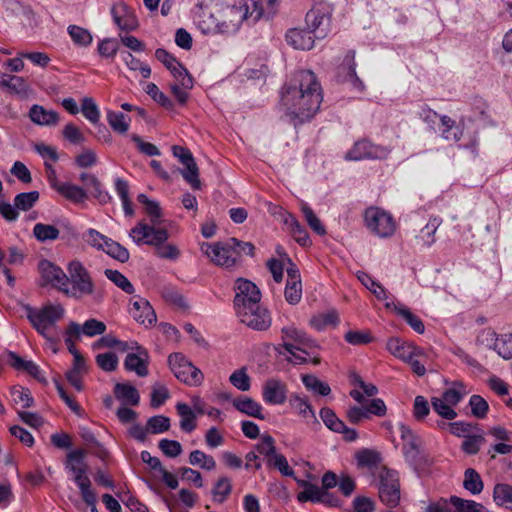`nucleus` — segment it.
<instances>
[{
  "label": "nucleus",
  "instance_id": "51",
  "mask_svg": "<svg viewBox=\"0 0 512 512\" xmlns=\"http://www.w3.org/2000/svg\"><path fill=\"white\" fill-rule=\"evenodd\" d=\"M189 463L194 466H200V468L208 471L216 468L215 459L201 450H194L190 453Z\"/></svg>",
  "mask_w": 512,
  "mask_h": 512
},
{
  "label": "nucleus",
  "instance_id": "5",
  "mask_svg": "<svg viewBox=\"0 0 512 512\" xmlns=\"http://www.w3.org/2000/svg\"><path fill=\"white\" fill-rule=\"evenodd\" d=\"M168 365L174 376L186 385L199 386L204 380L202 371L194 366L182 353H171L168 356Z\"/></svg>",
  "mask_w": 512,
  "mask_h": 512
},
{
  "label": "nucleus",
  "instance_id": "23",
  "mask_svg": "<svg viewBox=\"0 0 512 512\" xmlns=\"http://www.w3.org/2000/svg\"><path fill=\"white\" fill-rule=\"evenodd\" d=\"M286 385L277 379H269L263 385V399L271 405H280L286 401Z\"/></svg>",
  "mask_w": 512,
  "mask_h": 512
},
{
  "label": "nucleus",
  "instance_id": "17",
  "mask_svg": "<svg viewBox=\"0 0 512 512\" xmlns=\"http://www.w3.org/2000/svg\"><path fill=\"white\" fill-rule=\"evenodd\" d=\"M114 23L122 31H133L138 28V20L135 11L126 2H114L111 8Z\"/></svg>",
  "mask_w": 512,
  "mask_h": 512
},
{
  "label": "nucleus",
  "instance_id": "60",
  "mask_svg": "<svg viewBox=\"0 0 512 512\" xmlns=\"http://www.w3.org/2000/svg\"><path fill=\"white\" fill-rule=\"evenodd\" d=\"M12 400L16 404H21L22 408H29L34 405V399L28 388L13 387L11 389Z\"/></svg>",
  "mask_w": 512,
  "mask_h": 512
},
{
  "label": "nucleus",
  "instance_id": "56",
  "mask_svg": "<svg viewBox=\"0 0 512 512\" xmlns=\"http://www.w3.org/2000/svg\"><path fill=\"white\" fill-rule=\"evenodd\" d=\"M170 418L164 415H155L147 420V429L149 433L160 434L169 430Z\"/></svg>",
  "mask_w": 512,
  "mask_h": 512
},
{
  "label": "nucleus",
  "instance_id": "12",
  "mask_svg": "<svg viewBox=\"0 0 512 512\" xmlns=\"http://www.w3.org/2000/svg\"><path fill=\"white\" fill-rule=\"evenodd\" d=\"M155 57L160 61L173 75V77L181 84L183 88H193V78L184 67L171 53L163 48H158L155 51Z\"/></svg>",
  "mask_w": 512,
  "mask_h": 512
},
{
  "label": "nucleus",
  "instance_id": "33",
  "mask_svg": "<svg viewBox=\"0 0 512 512\" xmlns=\"http://www.w3.org/2000/svg\"><path fill=\"white\" fill-rule=\"evenodd\" d=\"M0 86L7 88L16 95L26 96L28 92L26 81L20 76L1 74Z\"/></svg>",
  "mask_w": 512,
  "mask_h": 512
},
{
  "label": "nucleus",
  "instance_id": "49",
  "mask_svg": "<svg viewBox=\"0 0 512 512\" xmlns=\"http://www.w3.org/2000/svg\"><path fill=\"white\" fill-rule=\"evenodd\" d=\"M105 276L113 282L118 288L127 294H133L135 292L133 284L128 278L118 270L106 269L104 271Z\"/></svg>",
  "mask_w": 512,
  "mask_h": 512
},
{
  "label": "nucleus",
  "instance_id": "7",
  "mask_svg": "<svg viewBox=\"0 0 512 512\" xmlns=\"http://www.w3.org/2000/svg\"><path fill=\"white\" fill-rule=\"evenodd\" d=\"M332 6L328 2H316L315 5L307 12L305 22L318 39L326 37L330 30Z\"/></svg>",
  "mask_w": 512,
  "mask_h": 512
},
{
  "label": "nucleus",
  "instance_id": "53",
  "mask_svg": "<svg viewBox=\"0 0 512 512\" xmlns=\"http://www.w3.org/2000/svg\"><path fill=\"white\" fill-rule=\"evenodd\" d=\"M468 392L461 382H454L453 385L442 393V399L451 405H457Z\"/></svg>",
  "mask_w": 512,
  "mask_h": 512
},
{
  "label": "nucleus",
  "instance_id": "2",
  "mask_svg": "<svg viewBox=\"0 0 512 512\" xmlns=\"http://www.w3.org/2000/svg\"><path fill=\"white\" fill-rule=\"evenodd\" d=\"M264 3L255 1L251 2V6H249L248 2H239V5L227 6L224 10V16L228 18V21L220 22L213 14H210L211 24L207 26V32L234 33L244 20L256 23L264 17Z\"/></svg>",
  "mask_w": 512,
  "mask_h": 512
},
{
  "label": "nucleus",
  "instance_id": "37",
  "mask_svg": "<svg viewBox=\"0 0 512 512\" xmlns=\"http://www.w3.org/2000/svg\"><path fill=\"white\" fill-rule=\"evenodd\" d=\"M73 474H74V482L78 486L81 495L86 492L93 491L91 488V480L86 475L87 465L77 466L73 464L72 466H66Z\"/></svg>",
  "mask_w": 512,
  "mask_h": 512
},
{
  "label": "nucleus",
  "instance_id": "27",
  "mask_svg": "<svg viewBox=\"0 0 512 512\" xmlns=\"http://www.w3.org/2000/svg\"><path fill=\"white\" fill-rule=\"evenodd\" d=\"M385 307L387 309L394 310L416 333L423 334L425 332L423 321L413 314L406 306L402 304L396 305L393 302H386Z\"/></svg>",
  "mask_w": 512,
  "mask_h": 512
},
{
  "label": "nucleus",
  "instance_id": "58",
  "mask_svg": "<svg viewBox=\"0 0 512 512\" xmlns=\"http://www.w3.org/2000/svg\"><path fill=\"white\" fill-rule=\"evenodd\" d=\"M145 91L155 102H157L163 108L167 110H172L174 108L173 101L170 98H168L163 92H161L156 84H147Z\"/></svg>",
  "mask_w": 512,
  "mask_h": 512
},
{
  "label": "nucleus",
  "instance_id": "28",
  "mask_svg": "<svg viewBox=\"0 0 512 512\" xmlns=\"http://www.w3.org/2000/svg\"><path fill=\"white\" fill-rule=\"evenodd\" d=\"M29 117L32 122L41 126L56 125L59 121V114L56 111L46 110L37 104L30 108Z\"/></svg>",
  "mask_w": 512,
  "mask_h": 512
},
{
  "label": "nucleus",
  "instance_id": "45",
  "mask_svg": "<svg viewBox=\"0 0 512 512\" xmlns=\"http://www.w3.org/2000/svg\"><path fill=\"white\" fill-rule=\"evenodd\" d=\"M441 224V220L437 217L431 218L424 228L421 229L420 234L416 237L421 241L423 246L430 247L435 242V233Z\"/></svg>",
  "mask_w": 512,
  "mask_h": 512
},
{
  "label": "nucleus",
  "instance_id": "64",
  "mask_svg": "<svg viewBox=\"0 0 512 512\" xmlns=\"http://www.w3.org/2000/svg\"><path fill=\"white\" fill-rule=\"evenodd\" d=\"M267 466L277 469L283 476L294 477V470L289 466L286 457L278 453L272 459H268Z\"/></svg>",
  "mask_w": 512,
  "mask_h": 512
},
{
  "label": "nucleus",
  "instance_id": "59",
  "mask_svg": "<svg viewBox=\"0 0 512 512\" xmlns=\"http://www.w3.org/2000/svg\"><path fill=\"white\" fill-rule=\"evenodd\" d=\"M88 190H89L91 196L93 198H95L101 205L108 204L112 201V196L103 187V184L100 182V180L98 178L92 179V183Z\"/></svg>",
  "mask_w": 512,
  "mask_h": 512
},
{
  "label": "nucleus",
  "instance_id": "20",
  "mask_svg": "<svg viewBox=\"0 0 512 512\" xmlns=\"http://www.w3.org/2000/svg\"><path fill=\"white\" fill-rule=\"evenodd\" d=\"M315 38L308 28H291L285 35L286 42L297 50H311L314 47Z\"/></svg>",
  "mask_w": 512,
  "mask_h": 512
},
{
  "label": "nucleus",
  "instance_id": "14",
  "mask_svg": "<svg viewBox=\"0 0 512 512\" xmlns=\"http://www.w3.org/2000/svg\"><path fill=\"white\" fill-rule=\"evenodd\" d=\"M172 151L173 155L185 166V169L181 171L185 181L189 183L193 189H200L199 170L190 150L175 145L172 147Z\"/></svg>",
  "mask_w": 512,
  "mask_h": 512
},
{
  "label": "nucleus",
  "instance_id": "15",
  "mask_svg": "<svg viewBox=\"0 0 512 512\" xmlns=\"http://www.w3.org/2000/svg\"><path fill=\"white\" fill-rule=\"evenodd\" d=\"M38 271L41 276L42 286L50 285L63 293L65 283L67 282V274L62 268L49 260L42 259L38 263Z\"/></svg>",
  "mask_w": 512,
  "mask_h": 512
},
{
  "label": "nucleus",
  "instance_id": "11",
  "mask_svg": "<svg viewBox=\"0 0 512 512\" xmlns=\"http://www.w3.org/2000/svg\"><path fill=\"white\" fill-rule=\"evenodd\" d=\"M379 498L383 504L394 508L400 501V485L394 471L383 468L380 475Z\"/></svg>",
  "mask_w": 512,
  "mask_h": 512
},
{
  "label": "nucleus",
  "instance_id": "24",
  "mask_svg": "<svg viewBox=\"0 0 512 512\" xmlns=\"http://www.w3.org/2000/svg\"><path fill=\"white\" fill-rule=\"evenodd\" d=\"M387 349L392 355L405 362L411 361L413 356L420 354V350L412 343L398 337H392L387 341Z\"/></svg>",
  "mask_w": 512,
  "mask_h": 512
},
{
  "label": "nucleus",
  "instance_id": "41",
  "mask_svg": "<svg viewBox=\"0 0 512 512\" xmlns=\"http://www.w3.org/2000/svg\"><path fill=\"white\" fill-rule=\"evenodd\" d=\"M232 492V483L231 480L226 477H220L214 484L211 493L213 495V500L217 503H223L226 501L228 496Z\"/></svg>",
  "mask_w": 512,
  "mask_h": 512
},
{
  "label": "nucleus",
  "instance_id": "22",
  "mask_svg": "<svg viewBox=\"0 0 512 512\" xmlns=\"http://www.w3.org/2000/svg\"><path fill=\"white\" fill-rule=\"evenodd\" d=\"M130 313L137 322L144 325H152L157 320L153 307L144 298L138 297L131 302Z\"/></svg>",
  "mask_w": 512,
  "mask_h": 512
},
{
  "label": "nucleus",
  "instance_id": "9",
  "mask_svg": "<svg viewBox=\"0 0 512 512\" xmlns=\"http://www.w3.org/2000/svg\"><path fill=\"white\" fill-rule=\"evenodd\" d=\"M236 314L243 324L253 330H267L272 323L269 311L260 306L259 303L253 305V307L238 308Z\"/></svg>",
  "mask_w": 512,
  "mask_h": 512
},
{
  "label": "nucleus",
  "instance_id": "63",
  "mask_svg": "<svg viewBox=\"0 0 512 512\" xmlns=\"http://www.w3.org/2000/svg\"><path fill=\"white\" fill-rule=\"evenodd\" d=\"M452 406L453 405L444 401L442 398L434 397L432 399V407L434 411L444 419L452 420L456 418L457 413Z\"/></svg>",
  "mask_w": 512,
  "mask_h": 512
},
{
  "label": "nucleus",
  "instance_id": "52",
  "mask_svg": "<svg viewBox=\"0 0 512 512\" xmlns=\"http://www.w3.org/2000/svg\"><path fill=\"white\" fill-rule=\"evenodd\" d=\"M39 196L40 194L38 191L21 192L15 196L14 205L17 210L28 211L39 200Z\"/></svg>",
  "mask_w": 512,
  "mask_h": 512
},
{
  "label": "nucleus",
  "instance_id": "35",
  "mask_svg": "<svg viewBox=\"0 0 512 512\" xmlns=\"http://www.w3.org/2000/svg\"><path fill=\"white\" fill-rule=\"evenodd\" d=\"M290 406L298 412L304 418L310 416L314 421H317L315 411L310 405L306 396L300 394H292L289 398Z\"/></svg>",
  "mask_w": 512,
  "mask_h": 512
},
{
  "label": "nucleus",
  "instance_id": "39",
  "mask_svg": "<svg viewBox=\"0 0 512 512\" xmlns=\"http://www.w3.org/2000/svg\"><path fill=\"white\" fill-rule=\"evenodd\" d=\"M86 370V364L83 357H77L73 359V366L66 372L67 381L77 390L83 389L82 381L79 374Z\"/></svg>",
  "mask_w": 512,
  "mask_h": 512
},
{
  "label": "nucleus",
  "instance_id": "44",
  "mask_svg": "<svg viewBox=\"0 0 512 512\" xmlns=\"http://www.w3.org/2000/svg\"><path fill=\"white\" fill-rule=\"evenodd\" d=\"M255 450L264 457L266 465L268 464V459H272L278 454L275 440L268 434L261 437V440L255 445Z\"/></svg>",
  "mask_w": 512,
  "mask_h": 512
},
{
  "label": "nucleus",
  "instance_id": "38",
  "mask_svg": "<svg viewBox=\"0 0 512 512\" xmlns=\"http://www.w3.org/2000/svg\"><path fill=\"white\" fill-rule=\"evenodd\" d=\"M301 380L306 389L315 394L328 396L331 393L330 386L313 374H304L301 376Z\"/></svg>",
  "mask_w": 512,
  "mask_h": 512
},
{
  "label": "nucleus",
  "instance_id": "42",
  "mask_svg": "<svg viewBox=\"0 0 512 512\" xmlns=\"http://www.w3.org/2000/svg\"><path fill=\"white\" fill-rule=\"evenodd\" d=\"M494 501L499 506L512 510V486L505 483L496 484L493 490Z\"/></svg>",
  "mask_w": 512,
  "mask_h": 512
},
{
  "label": "nucleus",
  "instance_id": "4",
  "mask_svg": "<svg viewBox=\"0 0 512 512\" xmlns=\"http://www.w3.org/2000/svg\"><path fill=\"white\" fill-rule=\"evenodd\" d=\"M67 282L63 294L79 300L84 296L95 293V285L92 277L85 266L78 260H73L67 266Z\"/></svg>",
  "mask_w": 512,
  "mask_h": 512
},
{
  "label": "nucleus",
  "instance_id": "30",
  "mask_svg": "<svg viewBox=\"0 0 512 512\" xmlns=\"http://www.w3.org/2000/svg\"><path fill=\"white\" fill-rule=\"evenodd\" d=\"M176 410L180 416V428L186 433L193 432L197 427L196 413L193 411L191 406L184 402H178L176 404Z\"/></svg>",
  "mask_w": 512,
  "mask_h": 512
},
{
  "label": "nucleus",
  "instance_id": "32",
  "mask_svg": "<svg viewBox=\"0 0 512 512\" xmlns=\"http://www.w3.org/2000/svg\"><path fill=\"white\" fill-rule=\"evenodd\" d=\"M57 192L75 204L83 203L88 198L87 190L71 183H62Z\"/></svg>",
  "mask_w": 512,
  "mask_h": 512
},
{
  "label": "nucleus",
  "instance_id": "19",
  "mask_svg": "<svg viewBox=\"0 0 512 512\" xmlns=\"http://www.w3.org/2000/svg\"><path fill=\"white\" fill-rule=\"evenodd\" d=\"M355 54L354 50H349L346 53L343 63L338 68V73L343 82L350 83L355 89L362 92L365 85L356 73Z\"/></svg>",
  "mask_w": 512,
  "mask_h": 512
},
{
  "label": "nucleus",
  "instance_id": "6",
  "mask_svg": "<svg viewBox=\"0 0 512 512\" xmlns=\"http://www.w3.org/2000/svg\"><path fill=\"white\" fill-rule=\"evenodd\" d=\"M367 228L381 238H387L395 232L396 224L392 215L377 207H369L364 214Z\"/></svg>",
  "mask_w": 512,
  "mask_h": 512
},
{
  "label": "nucleus",
  "instance_id": "43",
  "mask_svg": "<svg viewBox=\"0 0 512 512\" xmlns=\"http://www.w3.org/2000/svg\"><path fill=\"white\" fill-rule=\"evenodd\" d=\"M440 130L445 140L458 141L461 137V131L456 126V122L446 115L440 117Z\"/></svg>",
  "mask_w": 512,
  "mask_h": 512
},
{
  "label": "nucleus",
  "instance_id": "62",
  "mask_svg": "<svg viewBox=\"0 0 512 512\" xmlns=\"http://www.w3.org/2000/svg\"><path fill=\"white\" fill-rule=\"evenodd\" d=\"M320 418L326 427L333 432H337V430L343 428V421L337 417L331 408H322L320 410Z\"/></svg>",
  "mask_w": 512,
  "mask_h": 512
},
{
  "label": "nucleus",
  "instance_id": "8",
  "mask_svg": "<svg viewBox=\"0 0 512 512\" xmlns=\"http://www.w3.org/2000/svg\"><path fill=\"white\" fill-rule=\"evenodd\" d=\"M389 153L390 150L387 147L363 139L357 141L344 158L348 161L383 160L388 157Z\"/></svg>",
  "mask_w": 512,
  "mask_h": 512
},
{
  "label": "nucleus",
  "instance_id": "13",
  "mask_svg": "<svg viewBox=\"0 0 512 512\" xmlns=\"http://www.w3.org/2000/svg\"><path fill=\"white\" fill-rule=\"evenodd\" d=\"M205 249L206 255L217 265L227 268L233 267L236 260V252L230 243V238L225 242H216L213 244H203L202 250Z\"/></svg>",
  "mask_w": 512,
  "mask_h": 512
},
{
  "label": "nucleus",
  "instance_id": "29",
  "mask_svg": "<svg viewBox=\"0 0 512 512\" xmlns=\"http://www.w3.org/2000/svg\"><path fill=\"white\" fill-rule=\"evenodd\" d=\"M233 406L241 413L250 417H255L261 420L265 419V416L262 414V406L250 397L241 396L234 399Z\"/></svg>",
  "mask_w": 512,
  "mask_h": 512
},
{
  "label": "nucleus",
  "instance_id": "10",
  "mask_svg": "<svg viewBox=\"0 0 512 512\" xmlns=\"http://www.w3.org/2000/svg\"><path fill=\"white\" fill-rule=\"evenodd\" d=\"M130 236L135 243L155 246L157 250L168 239V231L164 228H156L153 224L140 222L131 229Z\"/></svg>",
  "mask_w": 512,
  "mask_h": 512
},
{
  "label": "nucleus",
  "instance_id": "1",
  "mask_svg": "<svg viewBox=\"0 0 512 512\" xmlns=\"http://www.w3.org/2000/svg\"><path fill=\"white\" fill-rule=\"evenodd\" d=\"M323 100L322 89L311 70H299L281 90L280 110L295 128L311 121Z\"/></svg>",
  "mask_w": 512,
  "mask_h": 512
},
{
  "label": "nucleus",
  "instance_id": "21",
  "mask_svg": "<svg viewBox=\"0 0 512 512\" xmlns=\"http://www.w3.org/2000/svg\"><path fill=\"white\" fill-rule=\"evenodd\" d=\"M135 353H128L125 361L124 368L127 371H134L139 377H145L148 375V363L149 355L147 350L140 346V349H136Z\"/></svg>",
  "mask_w": 512,
  "mask_h": 512
},
{
  "label": "nucleus",
  "instance_id": "55",
  "mask_svg": "<svg viewBox=\"0 0 512 512\" xmlns=\"http://www.w3.org/2000/svg\"><path fill=\"white\" fill-rule=\"evenodd\" d=\"M449 501L453 512H480V504L473 500H466L458 496H450Z\"/></svg>",
  "mask_w": 512,
  "mask_h": 512
},
{
  "label": "nucleus",
  "instance_id": "61",
  "mask_svg": "<svg viewBox=\"0 0 512 512\" xmlns=\"http://www.w3.org/2000/svg\"><path fill=\"white\" fill-rule=\"evenodd\" d=\"M301 210L310 228L318 235H325L326 229L314 211L307 204H303Z\"/></svg>",
  "mask_w": 512,
  "mask_h": 512
},
{
  "label": "nucleus",
  "instance_id": "36",
  "mask_svg": "<svg viewBox=\"0 0 512 512\" xmlns=\"http://www.w3.org/2000/svg\"><path fill=\"white\" fill-rule=\"evenodd\" d=\"M357 278L378 300H386L388 298V292L385 287L374 280L369 274L360 271L357 274Z\"/></svg>",
  "mask_w": 512,
  "mask_h": 512
},
{
  "label": "nucleus",
  "instance_id": "46",
  "mask_svg": "<svg viewBox=\"0 0 512 512\" xmlns=\"http://www.w3.org/2000/svg\"><path fill=\"white\" fill-rule=\"evenodd\" d=\"M67 32L71 37L73 43L77 46L87 47L93 41L91 33L87 29L82 28L80 26L69 25L67 28Z\"/></svg>",
  "mask_w": 512,
  "mask_h": 512
},
{
  "label": "nucleus",
  "instance_id": "16",
  "mask_svg": "<svg viewBox=\"0 0 512 512\" xmlns=\"http://www.w3.org/2000/svg\"><path fill=\"white\" fill-rule=\"evenodd\" d=\"M261 292L259 288L250 280L238 279L236 287V295L234 298V307L238 308L253 307L260 303Z\"/></svg>",
  "mask_w": 512,
  "mask_h": 512
},
{
  "label": "nucleus",
  "instance_id": "18",
  "mask_svg": "<svg viewBox=\"0 0 512 512\" xmlns=\"http://www.w3.org/2000/svg\"><path fill=\"white\" fill-rule=\"evenodd\" d=\"M486 346L495 351L504 360H511L512 357V333L497 334L488 329L486 331Z\"/></svg>",
  "mask_w": 512,
  "mask_h": 512
},
{
  "label": "nucleus",
  "instance_id": "57",
  "mask_svg": "<svg viewBox=\"0 0 512 512\" xmlns=\"http://www.w3.org/2000/svg\"><path fill=\"white\" fill-rule=\"evenodd\" d=\"M230 383L240 391H248L251 387V379L247 374L246 368L242 367L234 371L229 377Z\"/></svg>",
  "mask_w": 512,
  "mask_h": 512
},
{
  "label": "nucleus",
  "instance_id": "3",
  "mask_svg": "<svg viewBox=\"0 0 512 512\" xmlns=\"http://www.w3.org/2000/svg\"><path fill=\"white\" fill-rule=\"evenodd\" d=\"M26 317L33 328L42 335L48 342L56 344L58 335L53 333L56 323L63 317L64 309L60 305H46L40 309H34L27 305L25 307Z\"/></svg>",
  "mask_w": 512,
  "mask_h": 512
},
{
  "label": "nucleus",
  "instance_id": "48",
  "mask_svg": "<svg viewBox=\"0 0 512 512\" xmlns=\"http://www.w3.org/2000/svg\"><path fill=\"white\" fill-rule=\"evenodd\" d=\"M437 424L439 427L447 426L450 429L451 434H453L457 437L464 438V439L466 437L470 436L472 433H474L478 429L476 426H472L470 423H466V422H462V421L450 422V423H445L444 421H438Z\"/></svg>",
  "mask_w": 512,
  "mask_h": 512
},
{
  "label": "nucleus",
  "instance_id": "31",
  "mask_svg": "<svg viewBox=\"0 0 512 512\" xmlns=\"http://www.w3.org/2000/svg\"><path fill=\"white\" fill-rule=\"evenodd\" d=\"M284 339H289L297 343L298 345H303L307 348H317L318 344L316 340L309 337L307 333L301 329H298L293 326H285L281 329Z\"/></svg>",
  "mask_w": 512,
  "mask_h": 512
},
{
  "label": "nucleus",
  "instance_id": "40",
  "mask_svg": "<svg viewBox=\"0 0 512 512\" xmlns=\"http://www.w3.org/2000/svg\"><path fill=\"white\" fill-rule=\"evenodd\" d=\"M355 459L359 467L374 468L380 464L382 457L379 452L364 448L355 454Z\"/></svg>",
  "mask_w": 512,
  "mask_h": 512
},
{
  "label": "nucleus",
  "instance_id": "54",
  "mask_svg": "<svg viewBox=\"0 0 512 512\" xmlns=\"http://www.w3.org/2000/svg\"><path fill=\"white\" fill-rule=\"evenodd\" d=\"M81 112L83 116L92 124H97L100 120V111L91 97H84L81 102Z\"/></svg>",
  "mask_w": 512,
  "mask_h": 512
},
{
  "label": "nucleus",
  "instance_id": "25",
  "mask_svg": "<svg viewBox=\"0 0 512 512\" xmlns=\"http://www.w3.org/2000/svg\"><path fill=\"white\" fill-rule=\"evenodd\" d=\"M401 438L404 441V451L405 455L411 461H416L418 458H421V440L417 437L413 431L406 425H400Z\"/></svg>",
  "mask_w": 512,
  "mask_h": 512
},
{
  "label": "nucleus",
  "instance_id": "34",
  "mask_svg": "<svg viewBox=\"0 0 512 512\" xmlns=\"http://www.w3.org/2000/svg\"><path fill=\"white\" fill-rule=\"evenodd\" d=\"M130 117L122 112L107 111V122L114 132L126 134L130 126Z\"/></svg>",
  "mask_w": 512,
  "mask_h": 512
},
{
  "label": "nucleus",
  "instance_id": "47",
  "mask_svg": "<svg viewBox=\"0 0 512 512\" xmlns=\"http://www.w3.org/2000/svg\"><path fill=\"white\" fill-rule=\"evenodd\" d=\"M105 253H107L110 257L120 261L121 263H125L129 260V251L122 246L120 243L109 238L102 249Z\"/></svg>",
  "mask_w": 512,
  "mask_h": 512
},
{
  "label": "nucleus",
  "instance_id": "26",
  "mask_svg": "<svg viewBox=\"0 0 512 512\" xmlns=\"http://www.w3.org/2000/svg\"><path fill=\"white\" fill-rule=\"evenodd\" d=\"M113 392L124 406H138L140 403L139 391L130 383H116Z\"/></svg>",
  "mask_w": 512,
  "mask_h": 512
},
{
  "label": "nucleus",
  "instance_id": "50",
  "mask_svg": "<svg viewBox=\"0 0 512 512\" xmlns=\"http://www.w3.org/2000/svg\"><path fill=\"white\" fill-rule=\"evenodd\" d=\"M59 234V230L49 224L37 223L33 228V235L40 242L56 240Z\"/></svg>",
  "mask_w": 512,
  "mask_h": 512
}]
</instances>
